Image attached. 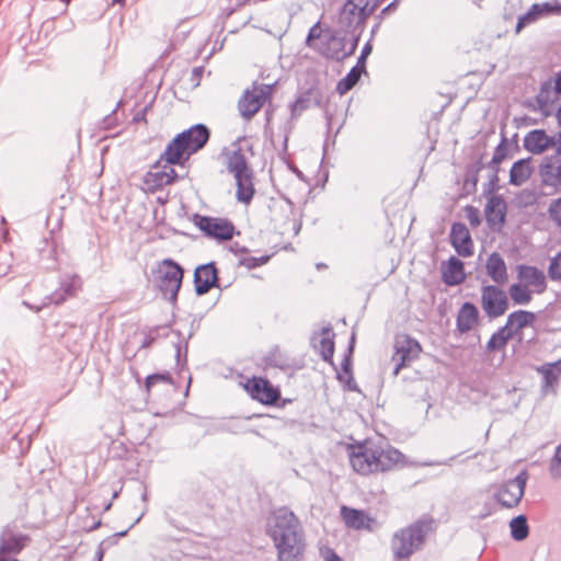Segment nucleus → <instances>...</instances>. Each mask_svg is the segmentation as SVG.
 <instances>
[{
    "label": "nucleus",
    "instance_id": "nucleus-37",
    "mask_svg": "<svg viewBox=\"0 0 561 561\" xmlns=\"http://www.w3.org/2000/svg\"><path fill=\"white\" fill-rule=\"evenodd\" d=\"M311 102V92L300 94L294 103L290 104L291 118H297L304 111L309 108Z\"/></svg>",
    "mask_w": 561,
    "mask_h": 561
},
{
    "label": "nucleus",
    "instance_id": "nucleus-27",
    "mask_svg": "<svg viewBox=\"0 0 561 561\" xmlns=\"http://www.w3.org/2000/svg\"><path fill=\"white\" fill-rule=\"evenodd\" d=\"M443 280L450 286L459 285L466 279L463 263L451 256L442 267Z\"/></svg>",
    "mask_w": 561,
    "mask_h": 561
},
{
    "label": "nucleus",
    "instance_id": "nucleus-31",
    "mask_svg": "<svg viewBox=\"0 0 561 561\" xmlns=\"http://www.w3.org/2000/svg\"><path fill=\"white\" fill-rule=\"evenodd\" d=\"M334 334L330 328L322 329V337L319 343V353L323 360L332 363L334 354Z\"/></svg>",
    "mask_w": 561,
    "mask_h": 561
},
{
    "label": "nucleus",
    "instance_id": "nucleus-8",
    "mask_svg": "<svg viewBox=\"0 0 561 561\" xmlns=\"http://www.w3.org/2000/svg\"><path fill=\"white\" fill-rule=\"evenodd\" d=\"M273 84L253 82L238 101V111L242 119L251 121L273 96Z\"/></svg>",
    "mask_w": 561,
    "mask_h": 561
},
{
    "label": "nucleus",
    "instance_id": "nucleus-34",
    "mask_svg": "<svg viewBox=\"0 0 561 561\" xmlns=\"http://www.w3.org/2000/svg\"><path fill=\"white\" fill-rule=\"evenodd\" d=\"M510 528L512 537L517 541L526 539L529 534L527 519L524 515L514 517L510 523Z\"/></svg>",
    "mask_w": 561,
    "mask_h": 561
},
{
    "label": "nucleus",
    "instance_id": "nucleus-32",
    "mask_svg": "<svg viewBox=\"0 0 561 561\" xmlns=\"http://www.w3.org/2000/svg\"><path fill=\"white\" fill-rule=\"evenodd\" d=\"M513 337V334L508 331V328H505L504 325L500 328L496 332H494L488 344L486 350L489 352H495L504 348L507 344V342Z\"/></svg>",
    "mask_w": 561,
    "mask_h": 561
},
{
    "label": "nucleus",
    "instance_id": "nucleus-40",
    "mask_svg": "<svg viewBox=\"0 0 561 561\" xmlns=\"http://www.w3.org/2000/svg\"><path fill=\"white\" fill-rule=\"evenodd\" d=\"M160 382L167 383V385H172L171 374L165 371V373H162V374L149 375L146 378V389H147V391L149 392L153 386H156L157 383H160Z\"/></svg>",
    "mask_w": 561,
    "mask_h": 561
},
{
    "label": "nucleus",
    "instance_id": "nucleus-10",
    "mask_svg": "<svg viewBox=\"0 0 561 561\" xmlns=\"http://www.w3.org/2000/svg\"><path fill=\"white\" fill-rule=\"evenodd\" d=\"M528 473L523 470L514 479L501 484L494 493V499L503 507L512 508L518 505L525 493Z\"/></svg>",
    "mask_w": 561,
    "mask_h": 561
},
{
    "label": "nucleus",
    "instance_id": "nucleus-45",
    "mask_svg": "<svg viewBox=\"0 0 561 561\" xmlns=\"http://www.w3.org/2000/svg\"><path fill=\"white\" fill-rule=\"evenodd\" d=\"M523 8V0H506L504 8L505 19H511L513 15Z\"/></svg>",
    "mask_w": 561,
    "mask_h": 561
},
{
    "label": "nucleus",
    "instance_id": "nucleus-54",
    "mask_svg": "<svg viewBox=\"0 0 561 561\" xmlns=\"http://www.w3.org/2000/svg\"><path fill=\"white\" fill-rule=\"evenodd\" d=\"M354 343H355V333H353L352 336H351L350 346H348V352L350 353L353 352Z\"/></svg>",
    "mask_w": 561,
    "mask_h": 561
},
{
    "label": "nucleus",
    "instance_id": "nucleus-17",
    "mask_svg": "<svg viewBox=\"0 0 561 561\" xmlns=\"http://www.w3.org/2000/svg\"><path fill=\"white\" fill-rule=\"evenodd\" d=\"M82 279L77 274H66L60 278L59 287L47 299L50 304L60 305L68 298L76 297L82 289Z\"/></svg>",
    "mask_w": 561,
    "mask_h": 561
},
{
    "label": "nucleus",
    "instance_id": "nucleus-2",
    "mask_svg": "<svg viewBox=\"0 0 561 561\" xmlns=\"http://www.w3.org/2000/svg\"><path fill=\"white\" fill-rule=\"evenodd\" d=\"M348 458L354 471L362 476L386 472L403 461V455L398 449L366 439L348 447Z\"/></svg>",
    "mask_w": 561,
    "mask_h": 561
},
{
    "label": "nucleus",
    "instance_id": "nucleus-62",
    "mask_svg": "<svg viewBox=\"0 0 561 561\" xmlns=\"http://www.w3.org/2000/svg\"><path fill=\"white\" fill-rule=\"evenodd\" d=\"M492 161L493 162H500L501 161V156L494 154Z\"/></svg>",
    "mask_w": 561,
    "mask_h": 561
},
{
    "label": "nucleus",
    "instance_id": "nucleus-60",
    "mask_svg": "<svg viewBox=\"0 0 561 561\" xmlns=\"http://www.w3.org/2000/svg\"><path fill=\"white\" fill-rule=\"evenodd\" d=\"M379 25H380V24H379V23H377L376 25H374V26H373V28H371V35H375V33H376V32L378 31V28H379Z\"/></svg>",
    "mask_w": 561,
    "mask_h": 561
},
{
    "label": "nucleus",
    "instance_id": "nucleus-56",
    "mask_svg": "<svg viewBox=\"0 0 561 561\" xmlns=\"http://www.w3.org/2000/svg\"><path fill=\"white\" fill-rule=\"evenodd\" d=\"M556 116H557V119H558L559 125H561V106H560V107H559V110L557 111Z\"/></svg>",
    "mask_w": 561,
    "mask_h": 561
},
{
    "label": "nucleus",
    "instance_id": "nucleus-22",
    "mask_svg": "<svg viewBox=\"0 0 561 561\" xmlns=\"http://www.w3.org/2000/svg\"><path fill=\"white\" fill-rule=\"evenodd\" d=\"M551 136L545 129H534L528 131L524 139V148L533 154H541L548 149L552 148Z\"/></svg>",
    "mask_w": 561,
    "mask_h": 561
},
{
    "label": "nucleus",
    "instance_id": "nucleus-30",
    "mask_svg": "<svg viewBox=\"0 0 561 561\" xmlns=\"http://www.w3.org/2000/svg\"><path fill=\"white\" fill-rule=\"evenodd\" d=\"M540 175L548 185H561V159L553 162V158H547L540 165Z\"/></svg>",
    "mask_w": 561,
    "mask_h": 561
},
{
    "label": "nucleus",
    "instance_id": "nucleus-41",
    "mask_svg": "<svg viewBox=\"0 0 561 561\" xmlns=\"http://www.w3.org/2000/svg\"><path fill=\"white\" fill-rule=\"evenodd\" d=\"M265 363L268 366L278 368H284L287 366V360L278 348H275L268 353V355L265 357Z\"/></svg>",
    "mask_w": 561,
    "mask_h": 561
},
{
    "label": "nucleus",
    "instance_id": "nucleus-64",
    "mask_svg": "<svg viewBox=\"0 0 561 561\" xmlns=\"http://www.w3.org/2000/svg\"><path fill=\"white\" fill-rule=\"evenodd\" d=\"M469 220L471 224L478 222V218H474V216H469Z\"/></svg>",
    "mask_w": 561,
    "mask_h": 561
},
{
    "label": "nucleus",
    "instance_id": "nucleus-20",
    "mask_svg": "<svg viewBox=\"0 0 561 561\" xmlns=\"http://www.w3.org/2000/svg\"><path fill=\"white\" fill-rule=\"evenodd\" d=\"M450 242L455 251L463 257L473 253V244L470 232L465 224L455 222L450 230Z\"/></svg>",
    "mask_w": 561,
    "mask_h": 561
},
{
    "label": "nucleus",
    "instance_id": "nucleus-5",
    "mask_svg": "<svg viewBox=\"0 0 561 561\" xmlns=\"http://www.w3.org/2000/svg\"><path fill=\"white\" fill-rule=\"evenodd\" d=\"M227 170L234 178L238 202L249 205L254 196L253 171L240 149L232 151L227 158Z\"/></svg>",
    "mask_w": 561,
    "mask_h": 561
},
{
    "label": "nucleus",
    "instance_id": "nucleus-63",
    "mask_svg": "<svg viewBox=\"0 0 561 561\" xmlns=\"http://www.w3.org/2000/svg\"><path fill=\"white\" fill-rule=\"evenodd\" d=\"M469 220L471 224L478 222V218H474V216H469Z\"/></svg>",
    "mask_w": 561,
    "mask_h": 561
},
{
    "label": "nucleus",
    "instance_id": "nucleus-57",
    "mask_svg": "<svg viewBox=\"0 0 561 561\" xmlns=\"http://www.w3.org/2000/svg\"><path fill=\"white\" fill-rule=\"evenodd\" d=\"M265 114H266V123L270 124V122L272 119V112L271 111H266Z\"/></svg>",
    "mask_w": 561,
    "mask_h": 561
},
{
    "label": "nucleus",
    "instance_id": "nucleus-53",
    "mask_svg": "<svg viewBox=\"0 0 561 561\" xmlns=\"http://www.w3.org/2000/svg\"><path fill=\"white\" fill-rule=\"evenodd\" d=\"M350 365H351V363H350V358H348V357H345V358L343 359V362H342V367H343V369H344L345 371H348V369H350Z\"/></svg>",
    "mask_w": 561,
    "mask_h": 561
},
{
    "label": "nucleus",
    "instance_id": "nucleus-48",
    "mask_svg": "<svg viewBox=\"0 0 561 561\" xmlns=\"http://www.w3.org/2000/svg\"><path fill=\"white\" fill-rule=\"evenodd\" d=\"M552 139V148L554 149L556 153L558 156H561V130L553 136H551Z\"/></svg>",
    "mask_w": 561,
    "mask_h": 561
},
{
    "label": "nucleus",
    "instance_id": "nucleus-61",
    "mask_svg": "<svg viewBox=\"0 0 561 561\" xmlns=\"http://www.w3.org/2000/svg\"><path fill=\"white\" fill-rule=\"evenodd\" d=\"M181 356V346L180 344H176V358L179 359Z\"/></svg>",
    "mask_w": 561,
    "mask_h": 561
},
{
    "label": "nucleus",
    "instance_id": "nucleus-39",
    "mask_svg": "<svg viewBox=\"0 0 561 561\" xmlns=\"http://www.w3.org/2000/svg\"><path fill=\"white\" fill-rule=\"evenodd\" d=\"M537 4L540 18L561 14V3L557 0L552 2H542Z\"/></svg>",
    "mask_w": 561,
    "mask_h": 561
},
{
    "label": "nucleus",
    "instance_id": "nucleus-38",
    "mask_svg": "<svg viewBox=\"0 0 561 561\" xmlns=\"http://www.w3.org/2000/svg\"><path fill=\"white\" fill-rule=\"evenodd\" d=\"M539 19L538 4H533L526 13L518 16L515 30L516 33H519L525 26L535 23Z\"/></svg>",
    "mask_w": 561,
    "mask_h": 561
},
{
    "label": "nucleus",
    "instance_id": "nucleus-50",
    "mask_svg": "<svg viewBox=\"0 0 561 561\" xmlns=\"http://www.w3.org/2000/svg\"><path fill=\"white\" fill-rule=\"evenodd\" d=\"M366 58L364 56H359L356 65L353 68H356L359 72H365L366 69Z\"/></svg>",
    "mask_w": 561,
    "mask_h": 561
},
{
    "label": "nucleus",
    "instance_id": "nucleus-29",
    "mask_svg": "<svg viewBox=\"0 0 561 561\" xmlns=\"http://www.w3.org/2000/svg\"><path fill=\"white\" fill-rule=\"evenodd\" d=\"M530 160V158H526L513 163L510 171V183L512 185L520 186L529 180L533 173Z\"/></svg>",
    "mask_w": 561,
    "mask_h": 561
},
{
    "label": "nucleus",
    "instance_id": "nucleus-18",
    "mask_svg": "<svg viewBox=\"0 0 561 561\" xmlns=\"http://www.w3.org/2000/svg\"><path fill=\"white\" fill-rule=\"evenodd\" d=\"M359 41V33L353 35L350 41L348 47H346V41L343 37L331 36L322 50V54L330 59L343 60L346 57L353 55L357 48Z\"/></svg>",
    "mask_w": 561,
    "mask_h": 561
},
{
    "label": "nucleus",
    "instance_id": "nucleus-25",
    "mask_svg": "<svg viewBox=\"0 0 561 561\" xmlns=\"http://www.w3.org/2000/svg\"><path fill=\"white\" fill-rule=\"evenodd\" d=\"M485 270L490 278L497 285H504L508 280V273L505 261L497 253L493 252L489 255Z\"/></svg>",
    "mask_w": 561,
    "mask_h": 561
},
{
    "label": "nucleus",
    "instance_id": "nucleus-1",
    "mask_svg": "<svg viewBox=\"0 0 561 561\" xmlns=\"http://www.w3.org/2000/svg\"><path fill=\"white\" fill-rule=\"evenodd\" d=\"M267 535L277 551V561H301L306 551L305 533L299 518L287 507L272 512Z\"/></svg>",
    "mask_w": 561,
    "mask_h": 561
},
{
    "label": "nucleus",
    "instance_id": "nucleus-12",
    "mask_svg": "<svg viewBox=\"0 0 561 561\" xmlns=\"http://www.w3.org/2000/svg\"><path fill=\"white\" fill-rule=\"evenodd\" d=\"M422 348L420 343L409 335L398 336L394 342V352L391 360L394 363L393 375L398 376L400 370L415 360Z\"/></svg>",
    "mask_w": 561,
    "mask_h": 561
},
{
    "label": "nucleus",
    "instance_id": "nucleus-43",
    "mask_svg": "<svg viewBox=\"0 0 561 561\" xmlns=\"http://www.w3.org/2000/svg\"><path fill=\"white\" fill-rule=\"evenodd\" d=\"M548 274L552 280L561 279V251L551 259L548 268Z\"/></svg>",
    "mask_w": 561,
    "mask_h": 561
},
{
    "label": "nucleus",
    "instance_id": "nucleus-36",
    "mask_svg": "<svg viewBox=\"0 0 561 561\" xmlns=\"http://www.w3.org/2000/svg\"><path fill=\"white\" fill-rule=\"evenodd\" d=\"M560 367H561V359L556 363H552V364H547L539 369V371L542 374V377H543L545 387L552 386L557 382L558 373L561 369Z\"/></svg>",
    "mask_w": 561,
    "mask_h": 561
},
{
    "label": "nucleus",
    "instance_id": "nucleus-51",
    "mask_svg": "<svg viewBox=\"0 0 561 561\" xmlns=\"http://www.w3.org/2000/svg\"><path fill=\"white\" fill-rule=\"evenodd\" d=\"M373 50V45L370 42H367L364 47L362 48V53L359 56L368 57Z\"/></svg>",
    "mask_w": 561,
    "mask_h": 561
},
{
    "label": "nucleus",
    "instance_id": "nucleus-13",
    "mask_svg": "<svg viewBox=\"0 0 561 561\" xmlns=\"http://www.w3.org/2000/svg\"><path fill=\"white\" fill-rule=\"evenodd\" d=\"M28 537L11 526H5L0 534V561H18L15 558L25 547Z\"/></svg>",
    "mask_w": 561,
    "mask_h": 561
},
{
    "label": "nucleus",
    "instance_id": "nucleus-35",
    "mask_svg": "<svg viewBox=\"0 0 561 561\" xmlns=\"http://www.w3.org/2000/svg\"><path fill=\"white\" fill-rule=\"evenodd\" d=\"M362 72L356 68H352L348 73L336 84V91L343 95L347 93L360 79Z\"/></svg>",
    "mask_w": 561,
    "mask_h": 561
},
{
    "label": "nucleus",
    "instance_id": "nucleus-16",
    "mask_svg": "<svg viewBox=\"0 0 561 561\" xmlns=\"http://www.w3.org/2000/svg\"><path fill=\"white\" fill-rule=\"evenodd\" d=\"M341 517L348 528L355 530L374 531L380 527V524L377 522V519L370 516L364 510L342 506Z\"/></svg>",
    "mask_w": 561,
    "mask_h": 561
},
{
    "label": "nucleus",
    "instance_id": "nucleus-19",
    "mask_svg": "<svg viewBox=\"0 0 561 561\" xmlns=\"http://www.w3.org/2000/svg\"><path fill=\"white\" fill-rule=\"evenodd\" d=\"M517 277L522 284L530 288L535 294H542L547 288L545 273L531 265H518Z\"/></svg>",
    "mask_w": 561,
    "mask_h": 561
},
{
    "label": "nucleus",
    "instance_id": "nucleus-15",
    "mask_svg": "<svg viewBox=\"0 0 561 561\" xmlns=\"http://www.w3.org/2000/svg\"><path fill=\"white\" fill-rule=\"evenodd\" d=\"M244 389L253 400L266 405L276 403L280 397L279 389L263 377H252L248 379L244 383Z\"/></svg>",
    "mask_w": 561,
    "mask_h": 561
},
{
    "label": "nucleus",
    "instance_id": "nucleus-47",
    "mask_svg": "<svg viewBox=\"0 0 561 561\" xmlns=\"http://www.w3.org/2000/svg\"><path fill=\"white\" fill-rule=\"evenodd\" d=\"M321 34V31L319 28V23H316L308 32L306 44L308 46H311V41L319 38Z\"/></svg>",
    "mask_w": 561,
    "mask_h": 561
},
{
    "label": "nucleus",
    "instance_id": "nucleus-44",
    "mask_svg": "<svg viewBox=\"0 0 561 561\" xmlns=\"http://www.w3.org/2000/svg\"><path fill=\"white\" fill-rule=\"evenodd\" d=\"M548 211L550 218L561 227V197L551 202Z\"/></svg>",
    "mask_w": 561,
    "mask_h": 561
},
{
    "label": "nucleus",
    "instance_id": "nucleus-23",
    "mask_svg": "<svg viewBox=\"0 0 561 561\" xmlns=\"http://www.w3.org/2000/svg\"><path fill=\"white\" fill-rule=\"evenodd\" d=\"M479 323V310L472 302H465L458 310L456 329L463 334L474 329Z\"/></svg>",
    "mask_w": 561,
    "mask_h": 561
},
{
    "label": "nucleus",
    "instance_id": "nucleus-24",
    "mask_svg": "<svg viewBox=\"0 0 561 561\" xmlns=\"http://www.w3.org/2000/svg\"><path fill=\"white\" fill-rule=\"evenodd\" d=\"M559 94L560 93H557L556 89L552 88L550 80L542 82L536 95L537 106L534 110L540 112L546 117L551 115L552 105L558 100Z\"/></svg>",
    "mask_w": 561,
    "mask_h": 561
},
{
    "label": "nucleus",
    "instance_id": "nucleus-6",
    "mask_svg": "<svg viewBox=\"0 0 561 561\" xmlns=\"http://www.w3.org/2000/svg\"><path fill=\"white\" fill-rule=\"evenodd\" d=\"M378 0H347L339 14V25L346 32L359 35L367 18L375 11Z\"/></svg>",
    "mask_w": 561,
    "mask_h": 561
},
{
    "label": "nucleus",
    "instance_id": "nucleus-55",
    "mask_svg": "<svg viewBox=\"0 0 561 561\" xmlns=\"http://www.w3.org/2000/svg\"><path fill=\"white\" fill-rule=\"evenodd\" d=\"M396 2H391L388 7H386L381 13H386L387 11H391L392 8H394Z\"/></svg>",
    "mask_w": 561,
    "mask_h": 561
},
{
    "label": "nucleus",
    "instance_id": "nucleus-59",
    "mask_svg": "<svg viewBox=\"0 0 561 561\" xmlns=\"http://www.w3.org/2000/svg\"><path fill=\"white\" fill-rule=\"evenodd\" d=\"M150 343H151V339H145V341L142 342V345H141V346H142V347H147V346H149V345H150Z\"/></svg>",
    "mask_w": 561,
    "mask_h": 561
},
{
    "label": "nucleus",
    "instance_id": "nucleus-42",
    "mask_svg": "<svg viewBox=\"0 0 561 561\" xmlns=\"http://www.w3.org/2000/svg\"><path fill=\"white\" fill-rule=\"evenodd\" d=\"M549 472L553 479L561 478V444L556 448L553 458L549 466Z\"/></svg>",
    "mask_w": 561,
    "mask_h": 561
},
{
    "label": "nucleus",
    "instance_id": "nucleus-11",
    "mask_svg": "<svg viewBox=\"0 0 561 561\" xmlns=\"http://www.w3.org/2000/svg\"><path fill=\"white\" fill-rule=\"evenodd\" d=\"M481 307L490 319L503 316L508 307L507 294L496 285H485L481 288Z\"/></svg>",
    "mask_w": 561,
    "mask_h": 561
},
{
    "label": "nucleus",
    "instance_id": "nucleus-52",
    "mask_svg": "<svg viewBox=\"0 0 561 561\" xmlns=\"http://www.w3.org/2000/svg\"><path fill=\"white\" fill-rule=\"evenodd\" d=\"M556 92L561 94V70L557 73L554 79V87Z\"/></svg>",
    "mask_w": 561,
    "mask_h": 561
},
{
    "label": "nucleus",
    "instance_id": "nucleus-58",
    "mask_svg": "<svg viewBox=\"0 0 561 561\" xmlns=\"http://www.w3.org/2000/svg\"><path fill=\"white\" fill-rule=\"evenodd\" d=\"M202 72H203V68H194V69H193V73H194L195 76H199Z\"/></svg>",
    "mask_w": 561,
    "mask_h": 561
},
{
    "label": "nucleus",
    "instance_id": "nucleus-9",
    "mask_svg": "<svg viewBox=\"0 0 561 561\" xmlns=\"http://www.w3.org/2000/svg\"><path fill=\"white\" fill-rule=\"evenodd\" d=\"M175 163H169L161 153L160 158L151 165L150 170L144 176L145 190L153 193L167 185L175 182L178 174L172 165Z\"/></svg>",
    "mask_w": 561,
    "mask_h": 561
},
{
    "label": "nucleus",
    "instance_id": "nucleus-33",
    "mask_svg": "<svg viewBox=\"0 0 561 561\" xmlns=\"http://www.w3.org/2000/svg\"><path fill=\"white\" fill-rule=\"evenodd\" d=\"M508 293L512 300L516 305H528L533 299V294H535L530 288L520 282L511 285Z\"/></svg>",
    "mask_w": 561,
    "mask_h": 561
},
{
    "label": "nucleus",
    "instance_id": "nucleus-46",
    "mask_svg": "<svg viewBox=\"0 0 561 561\" xmlns=\"http://www.w3.org/2000/svg\"><path fill=\"white\" fill-rule=\"evenodd\" d=\"M266 261H267V257H265V256H262V257L250 256V257H244L243 260H241V264L247 266L248 268H255V267L264 264Z\"/></svg>",
    "mask_w": 561,
    "mask_h": 561
},
{
    "label": "nucleus",
    "instance_id": "nucleus-3",
    "mask_svg": "<svg viewBox=\"0 0 561 561\" xmlns=\"http://www.w3.org/2000/svg\"><path fill=\"white\" fill-rule=\"evenodd\" d=\"M434 530V520L422 517L405 527L396 530L391 537L390 548L394 560H408L420 551L427 536Z\"/></svg>",
    "mask_w": 561,
    "mask_h": 561
},
{
    "label": "nucleus",
    "instance_id": "nucleus-4",
    "mask_svg": "<svg viewBox=\"0 0 561 561\" xmlns=\"http://www.w3.org/2000/svg\"><path fill=\"white\" fill-rule=\"evenodd\" d=\"M209 139V129L204 124H196L186 130L178 134L165 147L163 158L169 163H182L198 150H201Z\"/></svg>",
    "mask_w": 561,
    "mask_h": 561
},
{
    "label": "nucleus",
    "instance_id": "nucleus-21",
    "mask_svg": "<svg viewBox=\"0 0 561 561\" xmlns=\"http://www.w3.org/2000/svg\"><path fill=\"white\" fill-rule=\"evenodd\" d=\"M217 270L214 263H207L196 267L194 272V285L197 295L208 293L217 286Z\"/></svg>",
    "mask_w": 561,
    "mask_h": 561
},
{
    "label": "nucleus",
    "instance_id": "nucleus-26",
    "mask_svg": "<svg viewBox=\"0 0 561 561\" xmlns=\"http://www.w3.org/2000/svg\"><path fill=\"white\" fill-rule=\"evenodd\" d=\"M506 204L502 196L492 195L485 206V218L490 226H502L505 220Z\"/></svg>",
    "mask_w": 561,
    "mask_h": 561
},
{
    "label": "nucleus",
    "instance_id": "nucleus-14",
    "mask_svg": "<svg viewBox=\"0 0 561 561\" xmlns=\"http://www.w3.org/2000/svg\"><path fill=\"white\" fill-rule=\"evenodd\" d=\"M195 225L208 237L217 240H230L234 234L233 224L226 218L197 216Z\"/></svg>",
    "mask_w": 561,
    "mask_h": 561
},
{
    "label": "nucleus",
    "instance_id": "nucleus-49",
    "mask_svg": "<svg viewBox=\"0 0 561 561\" xmlns=\"http://www.w3.org/2000/svg\"><path fill=\"white\" fill-rule=\"evenodd\" d=\"M325 561H343L342 558L332 549H328L325 556Z\"/></svg>",
    "mask_w": 561,
    "mask_h": 561
},
{
    "label": "nucleus",
    "instance_id": "nucleus-28",
    "mask_svg": "<svg viewBox=\"0 0 561 561\" xmlns=\"http://www.w3.org/2000/svg\"><path fill=\"white\" fill-rule=\"evenodd\" d=\"M535 319L536 317L534 312L526 310H517L508 314L504 327L508 328V331L514 336L522 329L531 325Z\"/></svg>",
    "mask_w": 561,
    "mask_h": 561
},
{
    "label": "nucleus",
    "instance_id": "nucleus-7",
    "mask_svg": "<svg viewBox=\"0 0 561 561\" xmlns=\"http://www.w3.org/2000/svg\"><path fill=\"white\" fill-rule=\"evenodd\" d=\"M152 274L154 285L162 295L171 302H175L184 276L182 266L172 259H163L158 262Z\"/></svg>",
    "mask_w": 561,
    "mask_h": 561
}]
</instances>
